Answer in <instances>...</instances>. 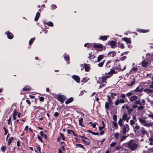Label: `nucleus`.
<instances>
[{"mask_svg":"<svg viewBox=\"0 0 153 153\" xmlns=\"http://www.w3.org/2000/svg\"><path fill=\"white\" fill-rule=\"evenodd\" d=\"M133 111V109L132 108H130L128 110V114H130Z\"/></svg>","mask_w":153,"mask_h":153,"instance_id":"338daca9","label":"nucleus"},{"mask_svg":"<svg viewBox=\"0 0 153 153\" xmlns=\"http://www.w3.org/2000/svg\"><path fill=\"white\" fill-rule=\"evenodd\" d=\"M118 47L120 48L121 49H124L125 48V47L124 44L120 42H118L117 43Z\"/></svg>","mask_w":153,"mask_h":153,"instance_id":"a878e982","label":"nucleus"},{"mask_svg":"<svg viewBox=\"0 0 153 153\" xmlns=\"http://www.w3.org/2000/svg\"><path fill=\"white\" fill-rule=\"evenodd\" d=\"M134 103L136 105H142L140 100L136 101L134 102Z\"/></svg>","mask_w":153,"mask_h":153,"instance_id":"e433bc0d","label":"nucleus"},{"mask_svg":"<svg viewBox=\"0 0 153 153\" xmlns=\"http://www.w3.org/2000/svg\"><path fill=\"white\" fill-rule=\"evenodd\" d=\"M113 120H114V122L117 121V116L116 115L114 114L113 116Z\"/></svg>","mask_w":153,"mask_h":153,"instance_id":"603ef678","label":"nucleus"},{"mask_svg":"<svg viewBox=\"0 0 153 153\" xmlns=\"http://www.w3.org/2000/svg\"><path fill=\"white\" fill-rule=\"evenodd\" d=\"M40 134L41 137H44L46 140H47V136L46 134H44L43 131H41L40 132Z\"/></svg>","mask_w":153,"mask_h":153,"instance_id":"cd10ccee","label":"nucleus"},{"mask_svg":"<svg viewBox=\"0 0 153 153\" xmlns=\"http://www.w3.org/2000/svg\"><path fill=\"white\" fill-rule=\"evenodd\" d=\"M81 140L83 143L86 145H89L90 143V141L89 140L87 141H86L84 139L82 138L81 139Z\"/></svg>","mask_w":153,"mask_h":153,"instance_id":"412c9836","label":"nucleus"},{"mask_svg":"<svg viewBox=\"0 0 153 153\" xmlns=\"http://www.w3.org/2000/svg\"><path fill=\"white\" fill-rule=\"evenodd\" d=\"M17 113L18 112H17L16 109H15L13 111V115L16 116Z\"/></svg>","mask_w":153,"mask_h":153,"instance_id":"e2e57ef3","label":"nucleus"},{"mask_svg":"<svg viewBox=\"0 0 153 153\" xmlns=\"http://www.w3.org/2000/svg\"><path fill=\"white\" fill-rule=\"evenodd\" d=\"M122 123H123V120L121 118H120L119 120L118 121V124L121 127L122 126Z\"/></svg>","mask_w":153,"mask_h":153,"instance_id":"c03bdc74","label":"nucleus"},{"mask_svg":"<svg viewBox=\"0 0 153 153\" xmlns=\"http://www.w3.org/2000/svg\"><path fill=\"white\" fill-rule=\"evenodd\" d=\"M120 103H124L125 102V101L123 99H120L119 100Z\"/></svg>","mask_w":153,"mask_h":153,"instance_id":"680f3d73","label":"nucleus"},{"mask_svg":"<svg viewBox=\"0 0 153 153\" xmlns=\"http://www.w3.org/2000/svg\"><path fill=\"white\" fill-rule=\"evenodd\" d=\"M57 99L58 101L60 102L61 103H62L64 102V101L66 100V98L65 96L59 94L58 95Z\"/></svg>","mask_w":153,"mask_h":153,"instance_id":"20e7f679","label":"nucleus"},{"mask_svg":"<svg viewBox=\"0 0 153 153\" xmlns=\"http://www.w3.org/2000/svg\"><path fill=\"white\" fill-rule=\"evenodd\" d=\"M31 87L30 86L26 85L23 88V91H27L30 90L31 89Z\"/></svg>","mask_w":153,"mask_h":153,"instance_id":"f3484780","label":"nucleus"},{"mask_svg":"<svg viewBox=\"0 0 153 153\" xmlns=\"http://www.w3.org/2000/svg\"><path fill=\"white\" fill-rule=\"evenodd\" d=\"M7 121H8V124L10 125H10H11V117H10L9 118V119H7Z\"/></svg>","mask_w":153,"mask_h":153,"instance_id":"49530a36","label":"nucleus"},{"mask_svg":"<svg viewBox=\"0 0 153 153\" xmlns=\"http://www.w3.org/2000/svg\"><path fill=\"white\" fill-rule=\"evenodd\" d=\"M116 54V53L114 51H111L108 52L107 54V56L109 57H114Z\"/></svg>","mask_w":153,"mask_h":153,"instance_id":"6e6552de","label":"nucleus"},{"mask_svg":"<svg viewBox=\"0 0 153 153\" xmlns=\"http://www.w3.org/2000/svg\"><path fill=\"white\" fill-rule=\"evenodd\" d=\"M122 40L125 41L127 44H131V39L130 38H128L126 37L123 38L122 39Z\"/></svg>","mask_w":153,"mask_h":153,"instance_id":"1a4fd4ad","label":"nucleus"},{"mask_svg":"<svg viewBox=\"0 0 153 153\" xmlns=\"http://www.w3.org/2000/svg\"><path fill=\"white\" fill-rule=\"evenodd\" d=\"M74 98L72 97H71L68 99L65 102V103L67 105L70 103L74 101Z\"/></svg>","mask_w":153,"mask_h":153,"instance_id":"f8f14e48","label":"nucleus"},{"mask_svg":"<svg viewBox=\"0 0 153 153\" xmlns=\"http://www.w3.org/2000/svg\"><path fill=\"white\" fill-rule=\"evenodd\" d=\"M83 121V118L82 117H80L79 118V125L82 127H85V126L82 123Z\"/></svg>","mask_w":153,"mask_h":153,"instance_id":"a211bd4d","label":"nucleus"},{"mask_svg":"<svg viewBox=\"0 0 153 153\" xmlns=\"http://www.w3.org/2000/svg\"><path fill=\"white\" fill-rule=\"evenodd\" d=\"M140 131L141 134L139 133V134L141 135L142 136H143L147 133V131L143 127L141 128Z\"/></svg>","mask_w":153,"mask_h":153,"instance_id":"9b49d317","label":"nucleus"},{"mask_svg":"<svg viewBox=\"0 0 153 153\" xmlns=\"http://www.w3.org/2000/svg\"><path fill=\"white\" fill-rule=\"evenodd\" d=\"M142 65L143 67L146 68L148 66V63L147 62L143 60L142 62Z\"/></svg>","mask_w":153,"mask_h":153,"instance_id":"dca6fc26","label":"nucleus"},{"mask_svg":"<svg viewBox=\"0 0 153 153\" xmlns=\"http://www.w3.org/2000/svg\"><path fill=\"white\" fill-rule=\"evenodd\" d=\"M5 33L7 35V38L10 39H12L14 37L13 34L10 32L9 31L6 32Z\"/></svg>","mask_w":153,"mask_h":153,"instance_id":"423d86ee","label":"nucleus"},{"mask_svg":"<svg viewBox=\"0 0 153 153\" xmlns=\"http://www.w3.org/2000/svg\"><path fill=\"white\" fill-rule=\"evenodd\" d=\"M119 136V134L117 132L115 133L114 134V136L115 137V140H117L118 139Z\"/></svg>","mask_w":153,"mask_h":153,"instance_id":"a19ab883","label":"nucleus"},{"mask_svg":"<svg viewBox=\"0 0 153 153\" xmlns=\"http://www.w3.org/2000/svg\"><path fill=\"white\" fill-rule=\"evenodd\" d=\"M127 115L126 113H124L123 114L122 116V118L124 120H126V119L127 118Z\"/></svg>","mask_w":153,"mask_h":153,"instance_id":"4c0bfd02","label":"nucleus"},{"mask_svg":"<svg viewBox=\"0 0 153 153\" xmlns=\"http://www.w3.org/2000/svg\"><path fill=\"white\" fill-rule=\"evenodd\" d=\"M134 91H130V92L126 94L127 96L129 98V97L130 96H131V95L134 94V92L133 93Z\"/></svg>","mask_w":153,"mask_h":153,"instance_id":"c756f323","label":"nucleus"},{"mask_svg":"<svg viewBox=\"0 0 153 153\" xmlns=\"http://www.w3.org/2000/svg\"><path fill=\"white\" fill-rule=\"evenodd\" d=\"M14 138H15L14 137H11L9 138L7 144L8 145H10L12 141L14 140Z\"/></svg>","mask_w":153,"mask_h":153,"instance_id":"c85d7f7f","label":"nucleus"},{"mask_svg":"<svg viewBox=\"0 0 153 153\" xmlns=\"http://www.w3.org/2000/svg\"><path fill=\"white\" fill-rule=\"evenodd\" d=\"M136 31L140 33H146L149 31L148 30L142 29H137L136 30Z\"/></svg>","mask_w":153,"mask_h":153,"instance_id":"4468645a","label":"nucleus"},{"mask_svg":"<svg viewBox=\"0 0 153 153\" xmlns=\"http://www.w3.org/2000/svg\"><path fill=\"white\" fill-rule=\"evenodd\" d=\"M121 128L123 130L122 132L123 134H125L126 132L128 131L129 130L128 125L127 124L122 126Z\"/></svg>","mask_w":153,"mask_h":153,"instance_id":"7ed1b4c3","label":"nucleus"},{"mask_svg":"<svg viewBox=\"0 0 153 153\" xmlns=\"http://www.w3.org/2000/svg\"><path fill=\"white\" fill-rule=\"evenodd\" d=\"M117 96V94L116 93H112L111 94V96L112 98H114L115 96Z\"/></svg>","mask_w":153,"mask_h":153,"instance_id":"5fc2aeb1","label":"nucleus"},{"mask_svg":"<svg viewBox=\"0 0 153 153\" xmlns=\"http://www.w3.org/2000/svg\"><path fill=\"white\" fill-rule=\"evenodd\" d=\"M122 148V147L121 146H116L115 147V149L116 150H119L120 149Z\"/></svg>","mask_w":153,"mask_h":153,"instance_id":"0e129e2a","label":"nucleus"},{"mask_svg":"<svg viewBox=\"0 0 153 153\" xmlns=\"http://www.w3.org/2000/svg\"><path fill=\"white\" fill-rule=\"evenodd\" d=\"M109 103L107 102H106L105 105V107L106 109H107L109 108Z\"/></svg>","mask_w":153,"mask_h":153,"instance_id":"a18cd8bd","label":"nucleus"},{"mask_svg":"<svg viewBox=\"0 0 153 153\" xmlns=\"http://www.w3.org/2000/svg\"><path fill=\"white\" fill-rule=\"evenodd\" d=\"M72 78L77 83H80V78L79 76L73 75L72 76Z\"/></svg>","mask_w":153,"mask_h":153,"instance_id":"0eeeda50","label":"nucleus"},{"mask_svg":"<svg viewBox=\"0 0 153 153\" xmlns=\"http://www.w3.org/2000/svg\"><path fill=\"white\" fill-rule=\"evenodd\" d=\"M143 91L144 92H146L147 94L149 93H153V90L149 88H145L143 89Z\"/></svg>","mask_w":153,"mask_h":153,"instance_id":"ddd939ff","label":"nucleus"},{"mask_svg":"<svg viewBox=\"0 0 153 153\" xmlns=\"http://www.w3.org/2000/svg\"><path fill=\"white\" fill-rule=\"evenodd\" d=\"M108 36H101L100 38L98 39H101L102 41L106 40L107 39V37H108Z\"/></svg>","mask_w":153,"mask_h":153,"instance_id":"6ab92c4d","label":"nucleus"},{"mask_svg":"<svg viewBox=\"0 0 153 153\" xmlns=\"http://www.w3.org/2000/svg\"><path fill=\"white\" fill-rule=\"evenodd\" d=\"M137 99V96L136 95H133L130 98V101L131 102H133L134 101L136 100Z\"/></svg>","mask_w":153,"mask_h":153,"instance_id":"2eb2a0df","label":"nucleus"},{"mask_svg":"<svg viewBox=\"0 0 153 153\" xmlns=\"http://www.w3.org/2000/svg\"><path fill=\"white\" fill-rule=\"evenodd\" d=\"M105 61V60H103L102 62L98 64V65L99 67H101L103 66L104 64V63Z\"/></svg>","mask_w":153,"mask_h":153,"instance_id":"72a5a7b5","label":"nucleus"},{"mask_svg":"<svg viewBox=\"0 0 153 153\" xmlns=\"http://www.w3.org/2000/svg\"><path fill=\"white\" fill-rule=\"evenodd\" d=\"M120 103V102L119 101V100L117 99L114 102V104L116 105H118Z\"/></svg>","mask_w":153,"mask_h":153,"instance_id":"864d4df0","label":"nucleus"},{"mask_svg":"<svg viewBox=\"0 0 153 153\" xmlns=\"http://www.w3.org/2000/svg\"><path fill=\"white\" fill-rule=\"evenodd\" d=\"M57 7L56 6L55 4H52L51 6V9L52 10H53L56 8Z\"/></svg>","mask_w":153,"mask_h":153,"instance_id":"37998d69","label":"nucleus"},{"mask_svg":"<svg viewBox=\"0 0 153 153\" xmlns=\"http://www.w3.org/2000/svg\"><path fill=\"white\" fill-rule=\"evenodd\" d=\"M35 40V38H31L29 41V45L32 44L33 42Z\"/></svg>","mask_w":153,"mask_h":153,"instance_id":"ea45409f","label":"nucleus"},{"mask_svg":"<svg viewBox=\"0 0 153 153\" xmlns=\"http://www.w3.org/2000/svg\"><path fill=\"white\" fill-rule=\"evenodd\" d=\"M108 97V103L109 104V105H111L112 104L113 102L112 101V100L111 99V97L109 95H107Z\"/></svg>","mask_w":153,"mask_h":153,"instance_id":"393cba45","label":"nucleus"},{"mask_svg":"<svg viewBox=\"0 0 153 153\" xmlns=\"http://www.w3.org/2000/svg\"><path fill=\"white\" fill-rule=\"evenodd\" d=\"M39 100L40 102H43L44 100V98L42 97H39Z\"/></svg>","mask_w":153,"mask_h":153,"instance_id":"3c124183","label":"nucleus"},{"mask_svg":"<svg viewBox=\"0 0 153 153\" xmlns=\"http://www.w3.org/2000/svg\"><path fill=\"white\" fill-rule=\"evenodd\" d=\"M93 46L94 48L99 49L98 50L100 51H103V45L101 44L94 43Z\"/></svg>","mask_w":153,"mask_h":153,"instance_id":"f03ea898","label":"nucleus"},{"mask_svg":"<svg viewBox=\"0 0 153 153\" xmlns=\"http://www.w3.org/2000/svg\"><path fill=\"white\" fill-rule=\"evenodd\" d=\"M132 140H130L128 142L127 145V147L131 150L134 151L137 148V145L135 143H133Z\"/></svg>","mask_w":153,"mask_h":153,"instance_id":"f257e3e1","label":"nucleus"},{"mask_svg":"<svg viewBox=\"0 0 153 153\" xmlns=\"http://www.w3.org/2000/svg\"><path fill=\"white\" fill-rule=\"evenodd\" d=\"M95 57V56L94 55V54L91 52L89 53V56L88 57V59L91 60V59H93Z\"/></svg>","mask_w":153,"mask_h":153,"instance_id":"aec40b11","label":"nucleus"},{"mask_svg":"<svg viewBox=\"0 0 153 153\" xmlns=\"http://www.w3.org/2000/svg\"><path fill=\"white\" fill-rule=\"evenodd\" d=\"M40 13L39 12H37L34 19V21H36L39 19L40 16Z\"/></svg>","mask_w":153,"mask_h":153,"instance_id":"b1692460","label":"nucleus"},{"mask_svg":"<svg viewBox=\"0 0 153 153\" xmlns=\"http://www.w3.org/2000/svg\"><path fill=\"white\" fill-rule=\"evenodd\" d=\"M46 25L50 26H53V23L51 22H48L46 23Z\"/></svg>","mask_w":153,"mask_h":153,"instance_id":"58836bf2","label":"nucleus"},{"mask_svg":"<svg viewBox=\"0 0 153 153\" xmlns=\"http://www.w3.org/2000/svg\"><path fill=\"white\" fill-rule=\"evenodd\" d=\"M60 136L62 138V140H65V138L64 136V134H62L61 133H60Z\"/></svg>","mask_w":153,"mask_h":153,"instance_id":"6e6d98bb","label":"nucleus"},{"mask_svg":"<svg viewBox=\"0 0 153 153\" xmlns=\"http://www.w3.org/2000/svg\"><path fill=\"white\" fill-rule=\"evenodd\" d=\"M36 149H37V150L39 151V153H42L41 152V148H40V147L39 146H36Z\"/></svg>","mask_w":153,"mask_h":153,"instance_id":"13d9d810","label":"nucleus"},{"mask_svg":"<svg viewBox=\"0 0 153 153\" xmlns=\"http://www.w3.org/2000/svg\"><path fill=\"white\" fill-rule=\"evenodd\" d=\"M103 58L104 55H99L97 57V62H100L102 59H103Z\"/></svg>","mask_w":153,"mask_h":153,"instance_id":"4be33fe9","label":"nucleus"},{"mask_svg":"<svg viewBox=\"0 0 153 153\" xmlns=\"http://www.w3.org/2000/svg\"><path fill=\"white\" fill-rule=\"evenodd\" d=\"M6 149V147L4 146H3L1 147V150L2 151V152H4L5 150Z\"/></svg>","mask_w":153,"mask_h":153,"instance_id":"de8ad7c7","label":"nucleus"},{"mask_svg":"<svg viewBox=\"0 0 153 153\" xmlns=\"http://www.w3.org/2000/svg\"><path fill=\"white\" fill-rule=\"evenodd\" d=\"M133 80L131 82V83L130 84H128L127 85L128 86H131L135 84V79L134 78H133Z\"/></svg>","mask_w":153,"mask_h":153,"instance_id":"bb28decb","label":"nucleus"},{"mask_svg":"<svg viewBox=\"0 0 153 153\" xmlns=\"http://www.w3.org/2000/svg\"><path fill=\"white\" fill-rule=\"evenodd\" d=\"M151 84L149 85V87L153 89V81L151 82Z\"/></svg>","mask_w":153,"mask_h":153,"instance_id":"774afa93","label":"nucleus"},{"mask_svg":"<svg viewBox=\"0 0 153 153\" xmlns=\"http://www.w3.org/2000/svg\"><path fill=\"white\" fill-rule=\"evenodd\" d=\"M64 59L66 61H70V57L68 55H66L64 56Z\"/></svg>","mask_w":153,"mask_h":153,"instance_id":"2f4dec72","label":"nucleus"},{"mask_svg":"<svg viewBox=\"0 0 153 153\" xmlns=\"http://www.w3.org/2000/svg\"><path fill=\"white\" fill-rule=\"evenodd\" d=\"M76 146H78V147H79L81 148L84 149H85V148L84 147V146L82 144H79V143L76 144Z\"/></svg>","mask_w":153,"mask_h":153,"instance_id":"c9c22d12","label":"nucleus"},{"mask_svg":"<svg viewBox=\"0 0 153 153\" xmlns=\"http://www.w3.org/2000/svg\"><path fill=\"white\" fill-rule=\"evenodd\" d=\"M37 137H38V139L39 140L42 142V143H43V141L42 140V139L41 138V137L39 135H37Z\"/></svg>","mask_w":153,"mask_h":153,"instance_id":"69168bd1","label":"nucleus"},{"mask_svg":"<svg viewBox=\"0 0 153 153\" xmlns=\"http://www.w3.org/2000/svg\"><path fill=\"white\" fill-rule=\"evenodd\" d=\"M3 129L5 131V133H4V134L5 135H7V134L8 133V130H7L6 129V128H5V127L4 126L3 127Z\"/></svg>","mask_w":153,"mask_h":153,"instance_id":"8fccbe9b","label":"nucleus"},{"mask_svg":"<svg viewBox=\"0 0 153 153\" xmlns=\"http://www.w3.org/2000/svg\"><path fill=\"white\" fill-rule=\"evenodd\" d=\"M133 128L134 129V132L135 133H138V132L136 130H138V129H140V126L138 125H137L135 127H134V126H133Z\"/></svg>","mask_w":153,"mask_h":153,"instance_id":"5701e85b","label":"nucleus"},{"mask_svg":"<svg viewBox=\"0 0 153 153\" xmlns=\"http://www.w3.org/2000/svg\"><path fill=\"white\" fill-rule=\"evenodd\" d=\"M89 79V78L87 77L83 78V79L81 80V82L83 83H85L88 82Z\"/></svg>","mask_w":153,"mask_h":153,"instance_id":"473e14b6","label":"nucleus"},{"mask_svg":"<svg viewBox=\"0 0 153 153\" xmlns=\"http://www.w3.org/2000/svg\"><path fill=\"white\" fill-rule=\"evenodd\" d=\"M84 65L85 71L86 72L89 71H90V65L86 63H84Z\"/></svg>","mask_w":153,"mask_h":153,"instance_id":"9d476101","label":"nucleus"},{"mask_svg":"<svg viewBox=\"0 0 153 153\" xmlns=\"http://www.w3.org/2000/svg\"><path fill=\"white\" fill-rule=\"evenodd\" d=\"M106 85V83H105V84L101 83L100 86L99 87V88H102L105 85Z\"/></svg>","mask_w":153,"mask_h":153,"instance_id":"bf43d9fd","label":"nucleus"},{"mask_svg":"<svg viewBox=\"0 0 153 153\" xmlns=\"http://www.w3.org/2000/svg\"><path fill=\"white\" fill-rule=\"evenodd\" d=\"M116 144V143L115 142H112L111 144H110V146L112 147H114V146Z\"/></svg>","mask_w":153,"mask_h":153,"instance_id":"4d7b16f0","label":"nucleus"},{"mask_svg":"<svg viewBox=\"0 0 153 153\" xmlns=\"http://www.w3.org/2000/svg\"><path fill=\"white\" fill-rule=\"evenodd\" d=\"M108 45L111 46V48H114L115 47H117L116 42L115 41H109L108 42Z\"/></svg>","mask_w":153,"mask_h":153,"instance_id":"39448f33","label":"nucleus"},{"mask_svg":"<svg viewBox=\"0 0 153 153\" xmlns=\"http://www.w3.org/2000/svg\"><path fill=\"white\" fill-rule=\"evenodd\" d=\"M145 108V106L143 105H141L138 107L137 111L139 110H142L143 109Z\"/></svg>","mask_w":153,"mask_h":153,"instance_id":"79ce46f5","label":"nucleus"},{"mask_svg":"<svg viewBox=\"0 0 153 153\" xmlns=\"http://www.w3.org/2000/svg\"><path fill=\"white\" fill-rule=\"evenodd\" d=\"M107 79L104 76H103L102 79V82L103 83H106L107 82L106 81Z\"/></svg>","mask_w":153,"mask_h":153,"instance_id":"09e8293b","label":"nucleus"},{"mask_svg":"<svg viewBox=\"0 0 153 153\" xmlns=\"http://www.w3.org/2000/svg\"><path fill=\"white\" fill-rule=\"evenodd\" d=\"M139 119L140 122V123H145L146 122V121L143 119L142 118H138Z\"/></svg>","mask_w":153,"mask_h":153,"instance_id":"f704fd0d","label":"nucleus"},{"mask_svg":"<svg viewBox=\"0 0 153 153\" xmlns=\"http://www.w3.org/2000/svg\"><path fill=\"white\" fill-rule=\"evenodd\" d=\"M135 122L133 120H131L130 121V124L133 127V125L135 124Z\"/></svg>","mask_w":153,"mask_h":153,"instance_id":"052dcab7","label":"nucleus"},{"mask_svg":"<svg viewBox=\"0 0 153 153\" xmlns=\"http://www.w3.org/2000/svg\"><path fill=\"white\" fill-rule=\"evenodd\" d=\"M127 137L126 135H122L120 136V141L122 142L126 139Z\"/></svg>","mask_w":153,"mask_h":153,"instance_id":"7c9ffc66","label":"nucleus"}]
</instances>
